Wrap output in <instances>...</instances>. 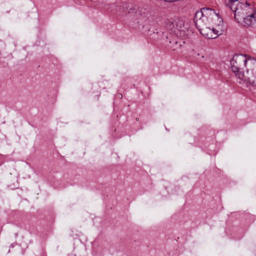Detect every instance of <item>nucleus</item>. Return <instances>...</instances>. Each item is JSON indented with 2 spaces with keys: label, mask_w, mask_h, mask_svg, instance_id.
I'll list each match as a JSON object with an SVG mask.
<instances>
[{
  "label": "nucleus",
  "mask_w": 256,
  "mask_h": 256,
  "mask_svg": "<svg viewBox=\"0 0 256 256\" xmlns=\"http://www.w3.org/2000/svg\"><path fill=\"white\" fill-rule=\"evenodd\" d=\"M236 76L239 78L240 83L242 82H246L252 86H256V74L254 76L253 74L251 77H247L244 76V74L240 71L236 73Z\"/></svg>",
  "instance_id": "nucleus-5"
},
{
  "label": "nucleus",
  "mask_w": 256,
  "mask_h": 256,
  "mask_svg": "<svg viewBox=\"0 0 256 256\" xmlns=\"http://www.w3.org/2000/svg\"><path fill=\"white\" fill-rule=\"evenodd\" d=\"M119 97H120V98H122V94H119Z\"/></svg>",
  "instance_id": "nucleus-9"
},
{
  "label": "nucleus",
  "mask_w": 256,
  "mask_h": 256,
  "mask_svg": "<svg viewBox=\"0 0 256 256\" xmlns=\"http://www.w3.org/2000/svg\"><path fill=\"white\" fill-rule=\"evenodd\" d=\"M165 2H171V0H164Z\"/></svg>",
  "instance_id": "nucleus-8"
},
{
  "label": "nucleus",
  "mask_w": 256,
  "mask_h": 256,
  "mask_svg": "<svg viewBox=\"0 0 256 256\" xmlns=\"http://www.w3.org/2000/svg\"><path fill=\"white\" fill-rule=\"evenodd\" d=\"M210 16H212V20H217L218 24L222 22V18L213 9L210 8H204L196 12L194 19L197 28L204 36L208 39H214L222 32L220 31V28H215L210 26V22L207 18Z\"/></svg>",
  "instance_id": "nucleus-1"
},
{
  "label": "nucleus",
  "mask_w": 256,
  "mask_h": 256,
  "mask_svg": "<svg viewBox=\"0 0 256 256\" xmlns=\"http://www.w3.org/2000/svg\"><path fill=\"white\" fill-rule=\"evenodd\" d=\"M212 16H208V20H209L210 21V26H214L215 28H220V31L221 32H224V23H223V21H222V22H220V24H218L217 23V20H212Z\"/></svg>",
  "instance_id": "nucleus-6"
},
{
  "label": "nucleus",
  "mask_w": 256,
  "mask_h": 256,
  "mask_svg": "<svg viewBox=\"0 0 256 256\" xmlns=\"http://www.w3.org/2000/svg\"><path fill=\"white\" fill-rule=\"evenodd\" d=\"M226 4L234 12L238 22L245 26H256V12L247 0H226Z\"/></svg>",
  "instance_id": "nucleus-2"
},
{
  "label": "nucleus",
  "mask_w": 256,
  "mask_h": 256,
  "mask_svg": "<svg viewBox=\"0 0 256 256\" xmlns=\"http://www.w3.org/2000/svg\"><path fill=\"white\" fill-rule=\"evenodd\" d=\"M166 27L170 33L178 38L184 39L188 36L189 24H185L182 20L178 19L174 22L168 20L166 24Z\"/></svg>",
  "instance_id": "nucleus-3"
},
{
  "label": "nucleus",
  "mask_w": 256,
  "mask_h": 256,
  "mask_svg": "<svg viewBox=\"0 0 256 256\" xmlns=\"http://www.w3.org/2000/svg\"><path fill=\"white\" fill-rule=\"evenodd\" d=\"M230 64H235L242 68L246 67L247 71L252 70L253 72L254 68H252V66H256V62L247 58L246 55L235 54L230 60Z\"/></svg>",
  "instance_id": "nucleus-4"
},
{
  "label": "nucleus",
  "mask_w": 256,
  "mask_h": 256,
  "mask_svg": "<svg viewBox=\"0 0 256 256\" xmlns=\"http://www.w3.org/2000/svg\"><path fill=\"white\" fill-rule=\"evenodd\" d=\"M230 65H231L232 70L233 72L235 74H236V73L240 71V70L242 68L240 66H237L235 64H230Z\"/></svg>",
  "instance_id": "nucleus-7"
}]
</instances>
